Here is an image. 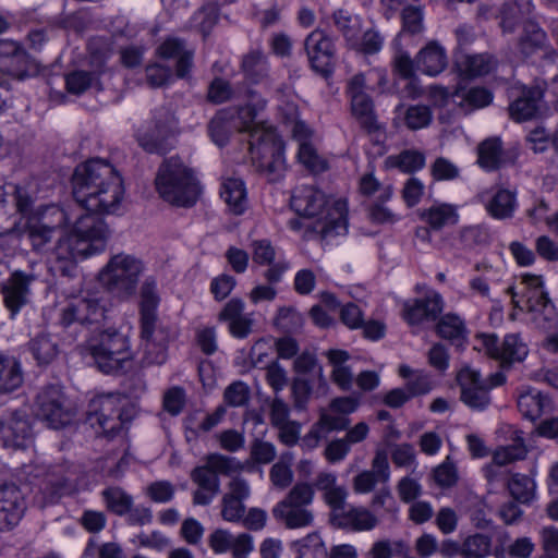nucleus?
<instances>
[{
  "mask_svg": "<svg viewBox=\"0 0 558 558\" xmlns=\"http://www.w3.org/2000/svg\"><path fill=\"white\" fill-rule=\"evenodd\" d=\"M36 405L37 415L54 429L63 427L72 420L71 409L66 404L61 388L57 385L45 387L37 395Z\"/></svg>",
  "mask_w": 558,
  "mask_h": 558,
  "instance_id": "17",
  "label": "nucleus"
},
{
  "mask_svg": "<svg viewBox=\"0 0 558 558\" xmlns=\"http://www.w3.org/2000/svg\"><path fill=\"white\" fill-rule=\"evenodd\" d=\"M430 173L436 181H451L460 175L459 167L445 157H438L430 166Z\"/></svg>",
  "mask_w": 558,
  "mask_h": 558,
  "instance_id": "64",
  "label": "nucleus"
},
{
  "mask_svg": "<svg viewBox=\"0 0 558 558\" xmlns=\"http://www.w3.org/2000/svg\"><path fill=\"white\" fill-rule=\"evenodd\" d=\"M110 231L102 217L82 215L70 234L60 238L51 254V268L64 277H72L76 263L105 251Z\"/></svg>",
  "mask_w": 558,
  "mask_h": 558,
  "instance_id": "3",
  "label": "nucleus"
},
{
  "mask_svg": "<svg viewBox=\"0 0 558 558\" xmlns=\"http://www.w3.org/2000/svg\"><path fill=\"white\" fill-rule=\"evenodd\" d=\"M34 280V275L16 270L2 281L0 293L11 319H14L21 310L28 304L31 295L29 286Z\"/></svg>",
  "mask_w": 558,
  "mask_h": 558,
  "instance_id": "20",
  "label": "nucleus"
},
{
  "mask_svg": "<svg viewBox=\"0 0 558 558\" xmlns=\"http://www.w3.org/2000/svg\"><path fill=\"white\" fill-rule=\"evenodd\" d=\"M144 269L141 259L120 253L112 256L105 266L101 271V280L111 294L126 301L135 295Z\"/></svg>",
  "mask_w": 558,
  "mask_h": 558,
  "instance_id": "9",
  "label": "nucleus"
},
{
  "mask_svg": "<svg viewBox=\"0 0 558 558\" xmlns=\"http://www.w3.org/2000/svg\"><path fill=\"white\" fill-rule=\"evenodd\" d=\"M492 100L493 94L484 87H457L452 94V102L465 111L483 108Z\"/></svg>",
  "mask_w": 558,
  "mask_h": 558,
  "instance_id": "36",
  "label": "nucleus"
},
{
  "mask_svg": "<svg viewBox=\"0 0 558 558\" xmlns=\"http://www.w3.org/2000/svg\"><path fill=\"white\" fill-rule=\"evenodd\" d=\"M265 106L266 101L258 99L255 104L227 111L233 114L238 131L248 133L250 155L255 170L269 182H276L286 170L283 144L274 128L255 122L257 112Z\"/></svg>",
  "mask_w": 558,
  "mask_h": 558,
  "instance_id": "2",
  "label": "nucleus"
},
{
  "mask_svg": "<svg viewBox=\"0 0 558 558\" xmlns=\"http://www.w3.org/2000/svg\"><path fill=\"white\" fill-rule=\"evenodd\" d=\"M335 527L354 532L373 530L378 520L368 509L348 505L329 521Z\"/></svg>",
  "mask_w": 558,
  "mask_h": 558,
  "instance_id": "28",
  "label": "nucleus"
},
{
  "mask_svg": "<svg viewBox=\"0 0 558 558\" xmlns=\"http://www.w3.org/2000/svg\"><path fill=\"white\" fill-rule=\"evenodd\" d=\"M32 438L28 415L21 410H7L0 415V440L7 448H22Z\"/></svg>",
  "mask_w": 558,
  "mask_h": 558,
  "instance_id": "21",
  "label": "nucleus"
},
{
  "mask_svg": "<svg viewBox=\"0 0 558 558\" xmlns=\"http://www.w3.org/2000/svg\"><path fill=\"white\" fill-rule=\"evenodd\" d=\"M279 112L283 123L291 128L294 137L303 141L308 137L307 125L299 119V107L295 102L286 100L279 106Z\"/></svg>",
  "mask_w": 558,
  "mask_h": 558,
  "instance_id": "47",
  "label": "nucleus"
},
{
  "mask_svg": "<svg viewBox=\"0 0 558 558\" xmlns=\"http://www.w3.org/2000/svg\"><path fill=\"white\" fill-rule=\"evenodd\" d=\"M244 310V302L239 298H233L225 304L218 314V320L228 324V330L235 339H245L253 331L254 319L251 314H245Z\"/></svg>",
  "mask_w": 558,
  "mask_h": 558,
  "instance_id": "24",
  "label": "nucleus"
},
{
  "mask_svg": "<svg viewBox=\"0 0 558 558\" xmlns=\"http://www.w3.org/2000/svg\"><path fill=\"white\" fill-rule=\"evenodd\" d=\"M445 306L442 296L432 291L424 298L408 300L403 304V319L411 326L433 323L439 318Z\"/></svg>",
  "mask_w": 558,
  "mask_h": 558,
  "instance_id": "22",
  "label": "nucleus"
},
{
  "mask_svg": "<svg viewBox=\"0 0 558 558\" xmlns=\"http://www.w3.org/2000/svg\"><path fill=\"white\" fill-rule=\"evenodd\" d=\"M73 197L87 214H114L121 206L123 181L105 159L93 158L75 168L72 177Z\"/></svg>",
  "mask_w": 558,
  "mask_h": 558,
  "instance_id": "1",
  "label": "nucleus"
},
{
  "mask_svg": "<svg viewBox=\"0 0 558 558\" xmlns=\"http://www.w3.org/2000/svg\"><path fill=\"white\" fill-rule=\"evenodd\" d=\"M439 337L460 343L466 337V327L464 320L457 314L448 313L442 315L436 326Z\"/></svg>",
  "mask_w": 558,
  "mask_h": 558,
  "instance_id": "45",
  "label": "nucleus"
},
{
  "mask_svg": "<svg viewBox=\"0 0 558 558\" xmlns=\"http://www.w3.org/2000/svg\"><path fill=\"white\" fill-rule=\"evenodd\" d=\"M454 66L465 78H473L490 73L496 66V60L488 53L468 54L457 53Z\"/></svg>",
  "mask_w": 558,
  "mask_h": 558,
  "instance_id": "33",
  "label": "nucleus"
},
{
  "mask_svg": "<svg viewBox=\"0 0 558 558\" xmlns=\"http://www.w3.org/2000/svg\"><path fill=\"white\" fill-rule=\"evenodd\" d=\"M542 555L538 558H558V527L544 526L539 531Z\"/></svg>",
  "mask_w": 558,
  "mask_h": 558,
  "instance_id": "63",
  "label": "nucleus"
},
{
  "mask_svg": "<svg viewBox=\"0 0 558 558\" xmlns=\"http://www.w3.org/2000/svg\"><path fill=\"white\" fill-rule=\"evenodd\" d=\"M106 301L95 295L70 302L61 311L60 325L68 329L72 326L98 331L107 316Z\"/></svg>",
  "mask_w": 558,
  "mask_h": 558,
  "instance_id": "14",
  "label": "nucleus"
},
{
  "mask_svg": "<svg viewBox=\"0 0 558 558\" xmlns=\"http://www.w3.org/2000/svg\"><path fill=\"white\" fill-rule=\"evenodd\" d=\"M507 486L511 496L519 502L526 504L532 500L535 484L533 480L523 474H513L507 480Z\"/></svg>",
  "mask_w": 558,
  "mask_h": 558,
  "instance_id": "54",
  "label": "nucleus"
},
{
  "mask_svg": "<svg viewBox=\"0 0 558 558\" xmlns=\"http://www.w3.org/2000/svg\"><path fill=\"white\" fill-rule=\"evenodd\" d=\"M177 130V120L173 113L165 108L154 111L151 125L140 130L136 134L140 146L148 153L166 154L172 143L170 140Z\"/></svg>",
  "mask_w": 558,
  "mask_h": 558,
  "instance_id": "15",
  "label": "nucleus"
},
{
  "mask_svg": "<svg viewBox=\"0 0 558 558\" xmlns=\"http://www.w3.org/2000/svg\"><path fill=\"white\" fill-rule=\"evenodd\" d=\"M74 473L68 464L47 468L46 465H24L19 478L25 481L51 497L70 494L74 489Z\"/></svg>",
  "mask_w": 558,
  "mask_h": 558,
  "instance_id": "13",
  "label": "nucleus"
},
{
  "mask_svg": "<svg viewBox=\"0 0 558 558\" xmlns=\"http://www.w3.org/2000/svg\"><path fill=\"white\" fill-rule=\"evenodd\" d=\"M433 120L430 107L426 105H413L407 108L403 117L408 129L416 131L427 128Z\"/></svg>",
  "mask_w": 558,
  "mask_h": 558,
  "instance_id": "56",
  "label": "nucleus"
},
{
  "mask_svg": "<svg viewBox=\"0 0 558 558\" xmlns=\"http://www.w3.org/2000/svg\"><path fill=\"white\" fill-rule=\"evenodd\" d=\"M527 449L524 440L517 433L513 442L507 446L499 447L493 454V462L496 465H507L509 463L523 460L526 457Z\"/></svg>",
  "mask_w": 558,
  "mask_h": 558,
  "instance_id": "48",
  "label": "nucleus"
},
{
  "mask_svg": "<svg viewBox=\"0 0 558 558\" xmlns=\"http://www.w3.org/2000/svg\"><path fill=\"white\" fill-rule=\"evenodd\" d=\"M542 99L543 89L541 87L524 88L521 96L510 104V117L518 122L536 118L541 110Z\"/></svg>",
  "mask_w": 558,
  "mask_h": 558,
  "instance_id": "32",
  "label": "nucleus"
},
{
  "mask_svg": "<svg viewBox=\"0 0 558 558\" xmlns=\"http://www.w3.org/2000/svg\"><path fill=\"white\" fill-rule=\"evenodd\" d=\"M162 59H175V74L179 78L190 76L193 68L194 51L189 49L183 40L174 37L167 38L157 49Z\"/></svg>",
  "mask_w": 558,
  "mask_h": 558,
  "instance_id": "29",
  "label": "nucleus"
},
{
  "mask_svg": "<svg viewBox=\"0 0 558 558\" xmlns=\"http://www.w3.org/2000/svg\"><path fill=\"white\" fill-rule=\"evenodd\" d=\"M492 539L489 536L476 533L468 536L462 543L463 558H485L489 555Z\"/></svg>",
  "mask_w": 558,
  "mask_h": 558,
  "instance_id": "55",
  "label": "nucleus"
},
{
  "mask_svg": "<svg viewBox=\"0 0 558 558\" xmlns=\"http://www.w3.org/2000/svg\"><path fill=\"white\" fill-rule=\"evenodd\" d=\"M291 206L300 216L317 218L313 229L323 239L347 233L348 205L344 199H336L329 206V199L323 191L312 185H302L295 189Z\"/></svg>",
  "mask_w": 558,
  "mask_h": 558,
  "instance_id": "4",
  "label": "nucleus"
},
{
  "mask_svg": "<svg viewBox=\"0 0 558 558\" xmlns=\"http://www.w3.org/2000/svg\"><path fill=\"white\" fill-rule=\"evenodd\" d=\"M22 383L21 363L14 356L0 353V392H11Z\"/></svg>",
  "mask_w": 558,
  "mask_h": 558,
  "instance_id": "38",
  "label": "nucleus"
},
{
  "mask_svg": "<svg viewBox=\"0 0 558 558\" xmlns=\"http://www.w3.org/2000/svg\"><path fill=\"white\" fill-rule=\"evenodd\" d=\"M415 64L416 69L422 73L436 76L441 73L448 64L446 50L437 43H429L417 53Z\"/></svg>",
  "mask_w": 558,
  "mask_h": 558,
  "instance_id": "34",
  "label": "nucleus"
},
{
  "mask_svg": "<svg viewBox=\"0 0 558 558\" xmlns=\"http://www.w3.org/2000/svg\"><path fill=\"white\" fill-rule=\"evenodd\" d=\"M242 70L248 80L257 83L268 73L267 59L260 51H252L243 58Z\"/></svg>",
  "mask_w": 558,
  "mask_h": 558,
  "instance_id": "52",
  "label": "nucleus"
},
{
  "mask_svg": "<svg viewBox=\"0 0 558 558\" xmlns=\"http://www.w3.org/2000/svg\"><path fill=\"white\" fill-rule=\"evenodd\" d=\"M26 350L39 367L51 365L60 354L58 340L48 331H40L33 336L26 344Z\"/></svg>",
  "mask_w": 558,
  "mask_h": 558,
  "instance_id": "30",
  "label": "nucleus"
},
{
  "mask_svg": "<svg viewBox=\"0 0 558 558\" xmlns=\"http://www.w3.org/2000/svg\"><path fill=\"white\" fill-rule=\"evenodd\" d=\"M411 398L427 395L433 390L432 376L422 369H416L414 376L407 380L404 386Z\"/></svg>",
  "mask_w": 558,
  "mask_h": 558,
  "instance_id": "62",
  "label": "nucleus"
},
{
  "mask_svg": "<svg viewBox=\"0 0 558 558\" xmlns=\"http://www.w3.org/2000/svg\"><path fill=\"white\" fill-rule=\"evenodd\" d=\"M389 478L390 468L387 454L384 451H377L372 461V470L362 471L353 478V489L356 494H367L377 484H386Z\"/></svg>",
  "mask_w": 558,
  "mask_h": 558,
  "instance_id": "27",
  "label": "nucleus"
},
{
  "mask_svg": "<svg viewBox=\"0 0 558 558\" xmlns=\"http://www.w3.org/2000/svg\"><path fill=\"white\" fill-rule=\"evenodd\" d=\"M348 496L349 492L343 485H337L323 494L324 501L329 507V521L349 505L347 502Z\"/></svg>",
  "mask_w": 558,
  "mask_h": 558,
  "instance_id": "61",
  "label": "nucleus"
},
{
  "mask_svg": "<svg viewBox=\"0 0 558 558\" xmlns=\"http://www.w3.org/2000/svg\"><path fill=\"white\" fill-rule=\"evenodd\" d=\"M155 184L165 202L180 207L193 206L201 193L194 171L177 156L162 161Z\"/></svg>",
  "mask_w": 558,
  "mask_h": 558,
  "instance_id": "5",
  "label": "nucleus"
},
{
  "mask_svg": "<svg viewBox=\"0 0 558 558\" xmlns=\"http://www.w3.org/2000/svg\"><path fill=\"white\" fill-rule=\"evenodd\" d=\"M488 242V233L480 226H470L460 230L457 245L463 250H471Z\"/></svg>",
  "mask_w": 558,
  "mask_h": 558,
  "instance_id": "59",
  "label": "nucleus"
},
{
  "mask_svg": "<svg viewBox=\"0 0 558 558\" xmlns=\"http://www.w3.org/2000/svg\"><path fill=\"white\" fill-rule=\"evenodd\" d=\"M0 72L24 80L35 75L38 72V65L20 44L2 39L0 40Z\"/></svg>",
  "mask_w": 558,
  "mask_h": 558,
  "instance_id": "18",
  "label": "nucleus"
},
{
  "mask_svg": "<svg viewBox=\"0 0 558 558\" xmlns=\"http://www.w3.org/2000/svg\"><path fill=\"white\" fill-rule=\"evenodd\" d=\"M521 284L523 288L517 291V287H509L508 293L512 296V302L517 307H522L517 296L522 294L525 298V306L529 312L534 314V320L543 329L555 327L557 322V313L547 292L544 290V281L542 276L524 274L522 275Z\"/></svg>",
  "mask_w": 558,
  "mask_h": 558,
  "instance_id": "11",
  "label": "nucleus"
},
{
  "mask_svg": "<svg viewBox=\"0 0 558 558\" xmlns=\"http://www.w3.org/2000/svg\"><path fill=\"white\" fill-rule=\"evenodd\" d=\"M141 363L143 366L161 365L167 361L168 345L153 341H142Z\"/></svg>",
  "mask_w": 558,
  "mask_h": 558,
  "instance_id": "60",
  "label": "nucleus"
},
{
  "mask_svg": "<svg viewBox=\"0 0 558 558\" xmlns=\"http://www.w3.org/2000/svg\"><path fill=\"white\" fill-rule=\"evenodd\" d=\"M251 253L255 265L267 266L263 277L270 284L279 283L290 269V262L283 251L275 246L268 239L252 241Z\"/></svg>",
  "mask_w": 558,
  "mask_h": 558,
  "instance_id": "16",
  "label": "nucleus"
},
{
  "mask_svg": "<svg viewBox=\"0 0 558 558\" xmlns=\"http://www.w3.org/2000/svg\"><path fill=\"white\" fill-rule=\"evenodd\" d=\"M126 400L108 393L93 398L88 404L87 422L98 434L106 437L118 435L130 422L125 410Z\"/></svg>",
  "mask_w": 558,
  "mask_h": 558,
  "instance_id": "10",
  "label": "nucleus"
},
{
  "mask_svg": "<svg viewBox=\"0 0 558 558\" xmlns=\"http://www.w3.org/2000/svg\"><path fill=\"white\" fill-rule=\"evenodd\" d=\"M420 217L433 230H440L458 221L456 208L449 204H437L421 211Z\"/></svg>",
  "mask_w": 558,
  "mask_h": 558,
  "instance_id": "40",
  "label": "nucleus"
},
{
  "mask_svg": "<svg viewBox=\"0 0 558 558\" xmlns=\"http://www.w3.org/2000/svg\"><path fill=\"white\" fill-rule=\"evenodd\" d=\"M57 229L41 221H28L25 235L27 236L32 247L36 252L48 251V244L54 236Z\"/></svg>",
  "mask_w": 558,
  "mask_h": 558,
  "instance_id": "46",
  "label": "nucleus"
},
{
  "mask_svg": "<svg viewBox=\"0 0 558 558\" xmlns=\"http://www.w3.org/2000/svg\"><path fill=\"white\" fill-rule=\"evenodd\" d=\"M457 380L461 390V401L473 411H484L492 402L489 390L501 386L506 381V376L501 372H496L483 378L478 371L463 367L458 373Z\"/></svg>",
  "mask_w": 558,
  "mask_h": 558,
  "instance_id": "12",
  "label": "nucleus"
},
{
  "mask_svg": "<svg viewBox=\"0 0 558 558\" xmlns=\"http://www.w3.org/2000/svg\"><path fill=\"white\" fill-rule=\"evenodd\" d=\"M220 196L235 215H241L246 206L244 183L240 179H227L220 190Z\"/></svg>",
  "mask_w": 558,
  "mask_h": 558,
  "instance_id": "41",
  "label": "nucleus"
},
{
  "mask_svg": "<svg viewBox=\"0 0 558 558\" xmlns=\"http://www.w3.org/2000/svg\"><path fill=\"white\" fill-rule=\"evenodd\" d=\"M160 304V293L157 280L153 276H148L140 288V314L148 312H157Z\"/></svg>",
  "mask_w": 558,
  "mask_h": 558,
  "instance_id": "50",
  "label": "nucleus"
},
{
  "mask_svg": "<svg viewBox=\"0 0 558 558\" xmlns=\"http://www.w3.org/2000/svg\"><path fill=\"white\" fill-rule=\"evenodd\" d=\"M502 144L498 137L483 141L477 148V163L486 171H494L500 167Z\"/></svg>",
  "mask_w": 558,
  "mask_h": 558,
  "instance_id": "44",
  "label": "nucleus"
},
{
  "mask_svg": "<svg viewBox=\"0 0 558 558\" xmlns=\"http://www.w3.org/2000/svg\"><path fill=\"white\" fill-rule=\"evenodd\" d=\"M303 324V315L292 306L280 307L275 317V326L284 333L299 332Z\"/></svg>",
  "mask_w": 558,
  "mask_h": 558,
  "instance_id": "51",
  "label": "nucleus"
},
{
  "mask_svg": "<svg viewBox=\"0 0 558 558\" xmlns=\"http://www.w3.org/2000/svg\"><path fill=\"white\" fill-rule=\"evenodd\" d=\"M311 68L323 76H328L333 70L335 46L332 40L322 29L310 33L304 40Z\"/></svg>",
  "mask_w": 558,
  "mask_h": 558,
  "instance_id": "19",
  "label": "nucleus"
},
{
  "mask_svg": "<svg viewBox=\"0 0 558 558\" xmlns=\"http://www.w3.org/2000/svg\"><path fill=\"white\" fill-rule=\"evenodd\" d=\"M208 131L215 144L220 147L227 145L230 135L238 131L233 114L227 109L219 111L209 122Z\"/></svg>",
  "mask_w": 558,
  "mask_h": 558,
  "instance_id": "43",
  "label": "nucleus"
},
{
  "mask_svg": "<svg viewBox=\"0 0 558 558\" xmlns=\"http://www.w3.org/2000/svg\"><path fill=\"white\" fill-rule=\"evenodd\" d=\"M314 486L306 482H298L288 493V495L279 501L280 504L299 506L307 508L314 500Z\"/></svg>",
  "mask_w": 558,
  "mask_h": 558,
  "instance_id": "57",
  "label": "nucleus"
},
{
  "mask_svg": "<svg viewBox=\"0 0 558 558\" xmlns=\"http://www.w3.org/2000/svg\"><path fill=\"white\" fill-rule=\"evenodd\" d=\"M25 509L22 489L13 483L0 482V532L17 525Z\"/></svg>",
  "mask_w": 558,
  "mask_h": 558,
  "instance_id": "23",
  "label": "nucleus"
},
{
  "mask_svg": "<svg viewBox=\"0 0 558 558\" xmlns=\"http://www.w3.org/2000/svg\"><path fill=\"white\" fill-rule=\"evenodd\" d=\"M547 43V35L541 26L532 21L523 25L522 34L518 40V49L522 57L527 58L543 49Z\"/></svg>",
  "mask_w": 558,
  "mask_h": 558,
  "instance_id": "37",
  "label": "nucleus"
},
{
  "mask_svg": "<svg viewBox=\"0 0 558 558\" xmlns=\"http://www.w3.org/2000/svg\"><path fill=\"white\" fill-rule=\"evenodd\" d=\"M272 515L288 529H303L314 522L313 511L308 508L280 502L272 508Z\"/></svg>",
  "mask_w": 558,
  "mask_h": 558,
  "instance_id": "35",
  "label": "nucleus"
},
{
  "mask_svg": "<svg viewBox=\"0 0 558 558\" xmlns=\"http://www.w3.org/2000/svg\"><path fill=\"white\" fill-rule=\"evenodd\" d=\"M88 350L100 372L107 375L124 373L132 366L129 339L117 330L107 329L88 341Z\"/></svg>",
  "mask_w": 558,
  "mask_h": 558,
  "instance_id": "8",
  "label": "nucleus"
},
{
  "mask_svg": "<svg viewBox=\"0 0 558 558\" xmlns=\"http://www.w3.org/2000/svg\"><path fill=\"white\" fill-rule=\"evenodd\" d=\"M101 500L110 513L118 517L124 515L134 498L120 486H108L100 493Z\"/></svg>",
  "mask_w": 558,
  "mask_h": 558,
  "instance_id": "42",
  "label": "nucleus"
},
{
  "mask_svg": "<svg viewBox=\"0 0 558 558\" xmlns=\"http://www.w3.org/2000/svg\"><path fill=\"white\" fill-rule=\"evenodd\" d=\"M332 17L337 29L342 34L348 46L356 47L359 45V35L362 34L361 19L342 9L337 10Z\"/></svg>",
  "mask_w": 558,
  "mask_h": 558,
  "instance_id": "39",
  "label": "nucleus"
},
{
  "mask_svg": "<svg viewBox=\"0 0 558 558\" xmlns=\"http://www.w3.org/2000/svg\"><path fill=\"white\" fill-rule=\"evenodd\" d=\"M490 217L498 220L512 218L518 207L517 194L508 189L486 190L477 195Z\"/></svg>",
  "mask_w": 558,
  "mask_h": 558,
  "instance_id": "26",
  "label": "nucleus"
},
{
  "mask_svg": "<svg viewBox=\"0 0 558 558\" xmlns=\"http://www.w3.org/2000/svg\"><path fill=\"white\" fill-rule=\"evenodd\" d=\"M484 344L489 355L504 364L522 362L529 353L527 345L517 333L507 335L501 343L497 336L490 335L485 338Z\"/></svg>",
  "mask_w": 558,
  "mask_h": 558,
  "instance_id": "25",
  "label": "nucleus"
},
{
  "mask_svg": "<svg viewBox=\"0 0 558 558\" xmlns=\"http://www.w3.org/2000/svg\"><path fill=\"white\" fill-rule=\"evenodd\" d=\"M296 550V558H327L328 551L317 533H311L293 543Z\"/></svg>",
  "mask_w": 558,
  "mask_h": 558,
  "instance_id": "49",
  "label": "nucleus"
},
{
  "mask_svg": "<svg viewBox=\"0 0 558 558\" xmlns=\"http://www.w3.org/2000/svg\"><path fill=\"white\" fill-rule=\"evenodd\" d=\"M376 80L378 88L384 92L387 84V74L384 70L374 69L367 74L357 73L353 75L347 84V94L350 98L351 112L357 120L360 126L368 134L380 132L381 125L377 120L374 109V101L366 93L371 88L367 81Z\"/></svg>",
  "mask_w": 558,
  "mask_h": 558,
  "instance_id": "7",
  "label": "nucleus"
},
{
  "mask_svg": "<svg viewBox=\"0 0 558 558\" xmlns=\"http://www.w3.org/2000/svg\"><path fill=\"white\" fill-rule=\"evenodd\" d=\"M517 403L522 416L532 422L553 410L550 398L538 389L531 387L520 390Z\"/></svg>",
  "mask_w": 558,
  "mask_h": 558,
  "instance_id": "31",
  "label": "nucleus"
},
{
  "mask_svg": "<svg viewBox=\"0 0 558 558\" xmlns=\"http://www.w3.org/2000/svg\"><path fill=\"white\" fill-rule=\"evenodd\" d=\"M242 463L234 457L210 453L205 464L196 466L191 472V480L197 485L193 493V504L208 506L220 492L219 475H231L242 471Z\"/></svg>",
  "mask_w": 558,
  "mask_h": 558,
  "instance_id": "6",
  "label": "nucleus"
},
{
  "mask_svg": "<svg viewBox=\"0 0 558 558\" xmlns=\"http://www.w3.org/2000/svg\"><path fill=\"white\" fill-rule=\"evenodd\" d=\"M64 80L66 90L73 95H82L96 83L95 74L83 70L68 73Z\"/></svg>",
  "mask_w": 558,
  "mask_h": 558,
  "instance_id": "58",
  "label": "nucleus"
},
{
  "mask_svg": "<svg viewBox=\"0 0 558 558\" xmlns=\"http://www.w3.org/2000/svg\"><path fill=\"white\" fill-rule=\"evenodd\" d=\"M388 161L391 167H396L407 173H412L425 166V155L418 150L407 149L399 155L390 156Z\"/></svg>",
  "mask_w": 558,
  "mask_h": 558,
  "instance_id": "53",
  "label": "nucleus"
}]
</instances>
